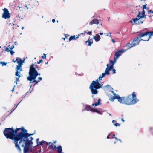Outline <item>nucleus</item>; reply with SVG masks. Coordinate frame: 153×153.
I'll return each instance as SVG.
<instances>
[{
    "label": "nucleus",
    "instance_id": "nucleus-1",
    "mask_svg": "<svg viewBox=\"0 0 153 153\" xmlns=\"http://www.w3.org/2000/svg\"><path fill=\"white\" fill-rule=\"evenodd\" d=\"M3 134L4 136L7 139H10L14 140V143L17 149L19 151H21L20 146L18 145L19 143L18 139L17 137V133L16 129L14 130L13 127L11 128H5Z\"/></svg>",
    "mask_w": 153,
    "mask_h": 153
},
{
    "label": "nucleus",
    "instance_id": "nucleus-46",
    "mask_svg": "<svg viewBox=\"0 0 153 153\" xmlns=\"http://www.w3.org/2000/svg\"><path fill=\"white\" fill-rule=\"evenodd\" d=\"M140 23H141V24H142L143 23V21H140L139 22H138V24H140Z\"/></svg>",
    "mask_w": 153,
    "mask_h": 153
},
{
    "label": "nucleus",
    "instance_id": "nucleus-34",
    "mask_svg": "<svg viewBox=\"0 0 153 153\" xmlns=\"http://www.w3.org/2000/svg\"><path fill=\"white\" fill-rule=\"evenodd\" d=\"M147 4H145L143 5L142 7L143 8V10H144V9H146V6Z\"/></svg>",
    "mask_w": 153,
    "mask_h": 153
},
{
    "label": "nucleus",
    "instance_id": "nucleus-35",
    "mask_svg": "<svg viewBox=\"0 0 153 153\" xmlns=\"http://www.w3.org/2000/svg\"><path fill=\"white\" fill-rule=\"evenodd\" d=\"M95 112H97V113H98L101 114L102 113L101 111L100 110H98L97 109H96V111Z\"/></svg>",
    "mask_w": 153,
    "mask_h": 153
},
{
    "label": "nucleus",
    "instance_id": "nucleus-56",
    "mask_svg": "<svg viewBox=\"0 0 153 153\" xmlns=\"http://www.w3.org/2000/svg\"><path fill=\"white\" fill-rule=\"evenodd\" d=\"M112 136H113L112 137V138H115L116 137H115V136L114 134H113Z\"/></svg>",
    "mask_w": 153,
    "mask_h": 153
},
{
    "label": "nucleus",
    "instance_id": "nucleus-25",
    "mask_svg": "<svg viewBox=\"0 0 153 153\" xmlns=\"http://www.w3.org/2000/svg\"><path fill=\"white\" fill-rule=\"evenodd\" d=\"M113 95L114 96V97H115V99H118L120 97L118 94H116L115 93H114Z\"/></svg>",
    "mask_w": 153,
    "mask_h": 153
},
{
    "label": "nucleus",
    "instance_id": "nucleus-9",
    "mask_svg": "<svg viewBox=\"0 0 153 153\" xmlns=\"http://www.w3.org/2000/svg\"><path fill=\"white\" fill-rule=\"evenodd\" d=\"M27 130L25 129L23 131L18 132L17 137L18 139L19 142H22V140H24L27 134Z\"/></svg>",
    "mask_w": 153,
    "mask_h": 153
},
{
    "label": "nucleus",
    "instance_id": "nucleus-13",
    "mask_svg": "<svg viewBox=\"0 0 153 153\" xmlns=\"http://www.w3.org/2000/svg\"><path fill=\"white\" fill-rule=\"evenodd\" d=\"M100 20H101V19L98 20L97 19H94L89 22V25H91L93 24H99Z\"/></svg>",
    "mask_w": 153,
    "mask_h": 153
},
{
    "label": "nucleus",
    "instance_id": "nucleus-30",
    "mask_svg": "<svg viewBox=\"0 0 153 153\" xmlns=\"http://www.w3.org/2000/svg\"><path fill=\"white\" fill-rule=\"evenodd\" d=\"M45 141H41L39 142V144H37V145H43V143H45Z\"/></svg>",
    "mask_w": 153,
    "mask_h": 153
},
{
    "label": "nucleus",
    "instance_id": "nucleus-57",
    "mask_svg": "<svg viewBox=\"0 0 153 153\" xmlns=\"http://www.w3.org/2000/svg\"><path fill=\"white\" fill-rule=\"evenodd\" d=\"M52 22L53 23H54L55 22V20L54 19H53L52 20Z\"/></svg>",
    "mask_w": 153,
    "mask_h": 153
},
{
    "label": "nucleus",
    "instance_id": "nucleus-2",
    "mask_svg": "<svg viewBox=\"0 0 153 153\" xmlns=\"http://www.w3.org/2000/svg\"><path fill=\"white\" fill-rule=\"evenodd\" d=\"M39 68L37 65L32 64L30 66L29 71L28 72L29 76L27 77V79L33 83H35V85L38 83L35 79L38 76L40 75L37 71Z\"/></svg>",
    "mask_w": 153,
    "mask_h": 153
},
{
    "label": "nucleus",
    "instance_id": "nucleus-36",
    "mask_svg": "<svg viewBox=\"0 0 153 153\" xmlns=\"http://www.w3.org/2000/svg\"><path fill=\"white\" fill-rule=\"evenodd\" d=\"M42 58L43 59H45L46 58V54L44 53L43 56H42Z\"/></svg>",
    "mask_w": 153,
    "mask_h": 153
},
{
    "label": "nucleus",
    "instance_id": "nucleus-8",
    "mask_svg": "<svg viewBox=\"0 0 153 153\" xmlns=\"http://www.w3.org/2000/svg\"><path fill=\"white\" fill-rule=\"evenodd\" d=\"M141 41H140V39H139V37L137 36L134 39L131 43H128L125 45H124V47H127V49H129L131 48L138 45L139 44L140 42Z\"/></svg>",
    "mask_w": 153,
    "mask_h": 153
},
{
    "label": "nucleus",
    "instance_id": "nucleus-15",
    "mask_svg": "<svg viewBox=\"0 0 153 153\" xmlns=\"http://www.w3.org/2000/svg\"><path fill=\"white\" fill-rule=\"evenodd\" d=\"M56 149H57V152L58 153H63L62 152V149L61 146H59L57 147H56Z\"/></svg>",
    "mask_w": 153,
    "mask_h": 153
},
{
    "label": "nucleus",
    "instance_id": "nucleus-45",
    "mask_svg": "<svg viewBox=\"0 0 153 153\" xmlns=\"http://www.w3.org/2000/svg\"><path fill=\"white\" fill-rule=\"evenodd\" d=\"M51 143V142H49L48 143L47 142L45 141V144L46 145H49V144H50Z\"/></svg>",
    "mask_w": 153,
    "mask_h": 153
},
{
    "label": "nucleus",
    "instance_id": "nucleus-39",
    "mask_svg": "<svg viewBox=\"0 0 153 153\" xmlns=\"http://www.w3.org/2000/svg\"><path fill=\"white\" fill-rule=\"evenodd\" d=\"M42 79L41 77H39L38 78V79L39 80L38 81H37V82H38L42 80Z\"/></svg>",
    "mask_w": 153,
    "mask_h": 153
},
{
    "label": "nucleus",
    "instance_id": "nucleus-27",
    "mask_svg": "<svg viewBox=\"0 0 153 153\" xmlns=\"http://www.w3.org/2000/svg\"><path fill=\"white\" fill-rule=\"evenodd\" d=\"M24 149H23V152L24 153H28V152L29 150V149H26V148L23 147Z\"/></svg>",
    "mask_w": 153,
    "mask_h": 153
},
{
    "label": "nucleus",
    "instance_id": "nucleus-48",
    "mask_svg": "<svg viewBox=\"0 0 153 153\" xmlns=\"http://www.w3.org/2000/svg\"><path fill=\"white\" fill-rule=\"evenodd\" d=\"M112 123L114 125H115V124L116 123V121L115 120H113L112 121Z\"/></svg>",
    "mask_w": 153,
    "mask_h": 153
},
{
    "label": "nucleus",
    "instance_id": "nucleus-21",
    "mask_svg": "<svg viewBox=\"0 0 153 153\" xmlns=\"http://www.w3.org/2000/svg\"><path fill=\"white\" fill-rule=\"evenodd\" d=\"M25 129V128L24 127L22 126L21 128H17L16 129V132L17 133H18V131L19 130H21V131H22L23 130Z\"/></svg>",
    "mask_w": 153,
    "mask_h": 153
},
{
    "label": "nucleus",
    "instance_id": "nucleus-61",
    "mask_svg": "<svg viewBox=\"0 0 153 153\" xmlns=\"http://www.w3.org/2000/svg\"><path fill=\"white\" fill-rule=\"evenodd\" d=\"M115 139L117 140V141H118V140L119 139H118L116 137L115 138Z\"/></svg>",
    "mask_w": 153,
    "mask_h": 153
},
{
    "label": "nucleus",
    "instance_id": "nucleus-7",
    "mask_svg": "<svg viewBox=\"0 0 153 153\" xmlns=\"http://www.w3.org/2000/svg\"><path fill=\"white\" fill-rule=\"evenodd\" d=\"M30 140L27 139V140L24 139L22 140V142L20 143H19L18 145L19 146H21L22 147L26 148V149H29V147L30 145L33 144L32 140H33V138L32 137H30Z\"/></svg>",
    "mask_w": 153,
    "mask_h": 153
},
{
    "label": "nucleus",
    "instance_id": "nucleus-5",
    "mask_svg": "<svg viewBox=\"0 0 153 153\" xmlns=\"http://www.w3.org/2000/svg\"><path fill=\"white\" fill-rule=\"evenodd\" d=\"M101 88V84L98 82V79L96 80L93 81L91 84L89 89L91 91L92 94H96L98 93L97 89Z\"/></svg>",
    "mask_w": 153,
    "mask_h": 153
},
{
    "label": "nucleus",
    "instance_id": "nucleus-64",
    "mask_svg": "<svg viewBox=\"0 0 153 153\" xmlns=\"http://www.w3.org/2000/svg\"><path fill=\"white\" fill-rule=\"evenodd\" d=\"M25 7H26L27 9H28V8L27 7V6L26 5L25 6Z\"/></svg>",
    "mask_w": 153,
    "mask_h": 153
},
{
    "label": "nucleus",
    "instance_id": "nucleus-19",
    "mask_svg": "<svg viewBox=\"0 0 153 153\" xmlns=\"http://www.w3.org/2000/svg\"><path fill=\"white\" fill-rule=\"evenodd\" d=\"M90 39H88V40L86 41L85 42V43L86 44V45L88 46H91V44L93 43L92 42H91L89 41Z\"/></svg>",
    "mask_w": 153,
    "mask_h": 153
},
{
    "label": "nucleus",
    "instance_id": "nucleus-51",
    "mask_svg": "<svg viewBox=\"0 0 153 153\" xmlns=\"http://www.w3.org/2000/svg\"><path fill=\"white\" fill-rule=\"evenodd\" d=\"M14 46H12V47H11L10 48L9 47V48L11 49V50H12L14 48Z\"/></svg>",
    "mask_w": 153,
    "mask_h": 153
},
{
    "label": "nucleus",
    "instance_id": "nucleus-3",
    "mask_svg": "<svg viewBox=\"0 0 153 153\" xmlns=\"http://www.w3.org/2000/svg\"><path fill=\"white\" fill-rule=\"evenodd\" d=\"M137 36L139 37L140 41H148L153 36L152 31H140L137 33Z\"/></svg>",
    "mask_w": 153,
    "mask_h": 153
},
{
    "label": "nucleus",
    "instance_id": "nucleus-11",
    "mask_svg": "<svg viewBox=\"0 0 153 153\" xmlns=\"http://www.w3.org/2000/svg\"><path fill=\"white\" fill-rule=\"evenodd\" d=\"M3 10L4 12L2 15V17L5 19L9 18L10 16L8 9L4 8L3 9Z\"/></svg>",
    "mask_w": 153,
    "mask_h": 153
},
{
    "label": "nucleus",
    "instance_id": "nucleus-24",
    "mask_svg": "<svg viewBox=\"0 0 153 153\" xmlns=\"http://www.w3.org/2000/svg\"><path fill=\"white\" fill-rule=\"evenodd\" d=\"M116 62V60H114L113 61L112 60H110V65H114V64Z\"/></svg>",
    "mask_w": 153,
    "mask_h": 153
},
{
    "label": "nucleus",
    "instance_id": "nucleus-54",
    "mask_svg": "<svg viewBox=\"0 0 153 153\" xmlns=\"http://www.w3.org/2000/svg\"><path fill=\"white\" fill-rule=\"evenodd\" d=\"M86 33V31H85L84 32V33H80L79 35H80L81 34H83V35H85V33Z\"/></svg>",
    "mask_w": 153,
    "mask_h": 153
},
{
    "label": "nucleus",
    "instance_id": "nucleus-62",
    "mask_svg": "<svg viewBox=\"0 0 153 153\" xmlns=\"http://www.w3.org/2000/svg\"><path fill=\"white\" fill-rule=\"evenodd\" d=\"M107 139H109L110 138L109 137V135L107 137Z\"/></svg>",
    "mask_w": 153,
    "mask_h": 153
},
{
    "label": "nucleus",
    "instance_id": "nucleus-6",
    "mask_svg": "<svg viewBox=\"0 0 153 153\" xmlns=\"http://www.w3.org/2000/svg\"><path fill=\"white\" fill-rule=\"evenodd\" d=\"M17 60V62L18 63V65L16 66L15 68L16 72L15 73V75L16 76H18V77H20L21 76L19 75V74L20 72L22 71V65L24 62V60H22L20 58H17L16 60Z\"/></svg>",
    "mask_w": 153,
    "mask_h": 153
},
{
    "label": "nucleus",
    "instance_id": "nucleus-44",
    "mask_svg": "<svg viewBox=\"0 0 153 153\" xmlns=\"http://www.w3.org/2000/svg\"><path fill=\"white\" fill-rule=\"evenodd\" d=\"M115 126H120V125L119 123H116L115 124Z\"/></svg>",
    "mask_w": 153,
    "mask_h": 153
},
{
    "label": "nucleus",
    "instance_id": "nucleus-20",
    "mask_svg": "<svg viewBox=\"0 0 153 153\" xmlns=\"http://www.w3.org/2000/svg\"><path fill=\"white\" fill-rule=\"evenodd\" d=\"M49 147L51 148L52 150H54L56 149V147L53 143H52L50 146Z\"/></svg>",
    "mask_w": 153,
    "mask_h": 153
},
{
    "label": "nucleus",
    "instance_id": "nucleus-43",
    "mask_svg": "<svg viewBox=\"0 0 153 153\" xmlns=\"http://www.w3.org/2000/svg\"><path fill=\"white\" fill-rule=\"evenodd\" d=\"M105 73H103L102 74V76H101L103 78V77L105 76Z\"/></svg>",
    "mask_w": 153,
    "mask_h": 153
},
{
    "label": "nucleus",
    "instance_id": "nucleus-28",
    "mask_svg": "<svg viewBox=\"0 0 153 153\" xmlns=\"http://www.w3.org/2000/svg\"><path fill=\"white\" fill-rule=\"evenodd\" d=\"M0 64H1L2 66H3L4 65H6L7 64V63H5L4 62L1 61L0 62Z\"/></svg>",
    "mask_w": 153,
    "mask_h": 153
},
{
    "label": "nucleus",
    "instance_id": "nucleus-42",
    "mask_svg": "<svg viewBox=\"0 0 153 153\" xmlns=\"http://www.w3.org/2000/svg\"><path fill=\"white\" fill-rule=\"evenodd\" d=\"M91 31H89L87 33H87V34H88V35H91L92 34L91 33H92V32H91Z\"/></svg>",
    "mask_w": 153,
    "mask_h": 153
},
{
    "label": "nucleus",
    "instance_id": "nucleus-40",
    "mask_svg": "<svg viewBox=\"0 0 153 153\" xmlns=\"http://www.w3.org/2000/svg\"><path fill=\"white\" fill-rule=\"evenodd\" d=\"M43 62V60L42 59H40L39 60V61H38L37 62V64H40V63H42Z\"/></svg>",
    "mask_w": 153,
    "mask_h": 153
},
{
    "label": "nucleus",
    "instance_id": "nucleus-4",
    "mask_svg": "<svg viewBox=\"0 0 153 153\" xmlns=\"http://www.w3.org/2000/svg\"><path fill=\"white\" fill-rule=\"evenodd\" d=\"M132 97L131 95L127 97H124V104L128 105H134L139 101L137 99L136 95L135 94V92H133L132 93Z\"/></svg>",
    "mask_w": 153,
    "mask_h": 153
},
{
    "label": "nucleus",
    "instance_id": "nucleus-49",
    "mask_svg": "<svg viewBox=\"0 0 153 153\" xmlns=\"http://www.w3.org/2000/svg\"><path fill=\"white\" fill-rule=\"evenodd\" d=\"M12 62H13L14 63L18 62H17V60H15L14 59H13L12 60Z\"/></svg>",
    "mask_w": 153,
    "mask_h": 153
},
{
    "label": "nucleus",
    "instance_id": "nucleus-14",
    "mask_svg": "<svg viewBox=\"0 0 153 153\" xmlns=\"http://www.w3.org/2000/svg\"><path fill=\"white\" fill-rule=\"evenodd\" d=\"M94 39L96 41L98 42L100 40V37L99 34H97L94 37Z\"/></svg>",
    "mask_w": 153,
    "mask_h": 153
},
{
    "label": "nucleus",
    "instance_id": "nucleus-60",
    "mask_svg": "<svg viewBox=\"0 0 153 153\" xmlns=\"http://www.w3.org/2000/svg\"><path fill=\"white\" fill-rule=\"evenodd\" d=\"M103 34V33H100V35H102Z\"/></svg>",
    "mask_w": 153,
    "mask_h": 153
},
{
    "label": "nucleus",
    "instance_id": "nucleus-53",
    "mask_svg": "<svg viewBox=\"0 0 153 153\" xmlns=\"http://www.w3.org/2000/svg\"><path fill=\"white\" fill-rule=\"evenodd\" d=\"M77 36H76L75 37V39H77L79 38V36H80V35L78 34V35H76Z\"/></svg>",
    "mask_w": 153,
    "mask_h": 153
},
{
    "label": "nucleus",
    "instance_id": "nucleus-16",
    "mask_svg": "<svg viewBox=\"0 0 153 153\" xmlns=\"http://www.w3.org/2000/svg\"><path fill=\"white\" fill-rule=\"evenodd\" d=\"M118 101L121 103L124 104V97H120L117 99Z\"/></svg>",
    "mask_w": 153,
    "mask_h": 153
},
{
    "label": "nucleus",
    "instance_id": "nucleus-29",
    "mask_svg": "<svg viewBox=\"0 0 153 153\" xmlns=\"http://www.w3.org/2000/svg\"><path fill=\"white\" fill-rule=\"evenodd\" d=\"M113 67H114V65H110V66H109L108 65V68L109 69V70H111V69H113Z\"/></svg>",
    "mask_w": 153,
    "mask_h": 153
},
{
    "label": "nucleus",
    "instance_id": "nucleus-38",
    "mask_svg": "<svg viewBox=\"0 0 153 153\" xmlns=\"http://www.w3.org/2000/svg\"><path fill=\"white\" fill-rule=\"evenodd\" d=\"M10 53L11 55H13L15 53V52H14L12 50H10Z\"/></svg>",
    "mask_w": 153,
    "mask_h": 153
},
{
    "label": "nucleus",
    "instance_id": "nucleus-63",
    "mask_svg": "<svg viewBox=\"0 0 153 153\" xmlns=\"http://www.w3.org/2000/svg\"><path fill=\"white\" fill-rule=\"evenodd\" d=\"M118 141H119L121 142H122L121 140L120 139H119Z\"/></svg>",
    "mask_w": 153,
    "mask_h": 153
},
{
    "label": "nucleus",
    "instance_id": "nucleus-59",
    "mask_svg": "<svg viewBox=\"0 0 153 153\" xmlns=\"http://www.w3.org/2000/svg\"><path fill=\"white\" fill-rule=\"evenodd\" d=\"M121 120L122 121H123V122H124L125 120H124L123 118H122L121 119Z\"/></svg>",
    "mask_w": 153,
    "mask_h": 153
},
{
    "label": "nucleus",
    "instance_id": "nucleus-17",
    "mask_svg": "<svg viewBox=\"0 0 153 153\" xmlns=\"http://www.w3.org/2000/svg\"><path fill=\"white\" fill-rule=\"evenodd\" d=\"M100 101H101V99L99 98L98 99L97 101V102L95 103L94 104V103H93L92 104V105L93 106H97L98 105H99L100 104Z\"/></svg>",
    "mask_w": 153,
    "mask_h": 153
},
{
    "label": "nucleus",
    "instance_id": "nucleus-33",
    "mask_svg": "<svg viewBox=\"0 0 153 153\" xmlns=\"http://www.w3.org/2000/svg\"><path fill=\"white\" fill-rule=\"evenodd\" d=\"M4 51H6L7 52H9L10 51V50L9 49V48L6 47V48L5 49Z\"/></svg>",
    "mask_w": 153,
    "mask_h": 153
},
{
    "label": "nucleus",
    "instance_id": "nucleus-26",
    "mask_svg": "<svg viewBox=\"0 0 153 153\" xmlns=\"http://www.w3.org/2000/svg\"><path fill=\"white\" fill-rule=\"evenodd\" d=\"M91 107L89 105H87L85 109L87 111H91Z\"/></svg>",
    "mask_w": 153,
    "mask_h": 153
},
{
    "label": "nucleus",
    "instance_id": "nucleus-31",
    "mask_svg": "<svg viewBox=\"0 0 153 153\" xmlns=\"http://www.w3.org/2000/svg\"><path fill=\"white\" fill-rule=\"evenodd\" d=\"M114 97H114V96H113L110 97L109 99V100L111 101H113L115 99V98Z\"/></svg>",
    "mask_w": 153,
    "mask_h": 153
},
{
    "label": "nucleus",
    "instance_id": "nucleus-58",
    "mask_svg": "<svg viewBox=\"0 0 153 153\" xmlns=\"http://www.w3.org/2000/svg\"><path fill=\"white\" fill-rule=\"evenodd\" d=\"M39 138H37L36 139V143H37V144H38V141H39Z\"/></svg>",
    "mask_w": 153,
    "mask_h": 153
},
{
    "label": "nucleus",
    "instance_id": "nucleus-23",
    "mask_svg": "<svg viewBox=\"0 0 153 153\" xmlns=\"http://www.w3.org/2000/svg\"><path fill=\"white\" fill-rule=\"evenodd\" d=\"M71 36L69 39V41H71L75 39V37L76 36Z\"/></svg>",
    "mask_w": 153,
    "mask_h": 153
},
{
    "label": "nucleus",
    "instance_id": "nucleus-12",
    "mask_svg": "<svg viewBox=\"0 0 153 153\" xmlns=\"http://www.w3.org/2000/svg\"><path fill=\"white\" fill-rule=\"evenodd\" d=\"M123 51L122 50H120L115 53L114 57V59L115 60H116V59L121 55V53L123 52Z\"/></svg>",
    "mask_w": 153,
    "mask_h": 153
},
{
    "label": "nucleus",
    "instance_id": "nucleus-37",
    "mask_svg": "<svg viewBox=\"0 0 153 153\" xmlns=\"http://www.w3.org/2000/svg\"><path fill=\"white\" fill-rule=\"evenodd\" d=\"M148 12L151 13L152 16H153V11L152 10H149L148 11Z\"/></svg>",
    "mask_w": 153,
    "mask_h": 153
},
{
    "label": "nucleus",
    "instance_id": "nucleus-10",
    "mask_svg": "<svg viewBox=\"0 0 153 153\" xmlns=\"http://www.w3.org/2000/svg\"><path fill=\"white\" fill-rule=\"evenodd\" d=\"M142 18H145V19L146 18V16L145 15V11L144 10H143L141 15L140 12L138 11V14L137 16V17L135 18H133L132 19L134 23L135 24H137V21L139 20L140 19Z\"/></svg>",
    "mask_w": 153,
    "mask_h": 153
},
{
    "label": "nucleus",
    "instance_id": "nucleus-52",
    "mask_svg": "<svg viewBox=\"0 0 153 153\" xmlns=\"http://www.w3.org/2000/svg\"><path fill=\"white\" fill-rule=\"evenodd\" d=\"M102 77L101 76H100L99 77V78L98 79V81L99 80H102Z\"/></svg>",
    "mask_w": 153,
    "mask_h": 153
},
{
    "label": "nucleus",
    "instance_id": "nucleus-18",
    "mask_svg": "<svg viewBox=\"0 0 153 153\" xmlns=\"http://www.w3.org/2000/svg\"><path fill=\"white\" fill-rule=\"evenodd\" d=\"M107 67L106 68L105 73L106 74L109 75H110V73L109 72V71L110 70H109V69L108 68V64H107Z\"/></svg>",
    "mask_w": 153,
    "mask_h": 153
},
{
    "label": "nucleus",
    "instance_id": "nucleus-32",
    "mask_svg": "<svg viewBox=\"0 0 153 153\" xmlns=\"http://www.w3.org/2000/svg\"><path fill=\"white\" fill-rule=\"evenodd\" d=\"M18 77V76H17ZM20 77H18V78H16V81L15 82L16 83V84H17V82H19V78Z\"/></svg>",
    "mask_w": 153,
    "mask_h": 153
},
{
    "label": "nucleus",
    "instance_id": "nucleus-50",
    "mask_svg": "<svg viewBox=\"0 0 153 153\" xmlns=\"http://www.w3.org/2000/svg\"><path fill=\"white\" fill-rule=\"evenodd\" d=\"M111 42L113 43H115V41L114 40V39H111Z\"/></svg>",
    "mask_w": 153,
    "mask_h": 153
},
{
    "label": "nucleus",
    "instance_id": "nucleus-55",
    "mask_svg": "<svg viewBox=\"0 0 153 153\" xmlns=\"http://www.w3.org/2000/svg\"><path fill=\"white\" fill-rule=\"evenodd\" d=\"M15 86H14V87L12 89L11 91L13 92L14 91V88Z\"/></svg>",
    "mask_w": 153,
    "mask_h": 153
},
{
    "label": "nucleus",
    "instance_id": "nucleus-47",
    "mask_svg": "<svg viewBox=\"0 0 153 153\" xmlns=\"http://www.w3.org/2000/svg\"><path fill=\"white\" fill-rule=\"evenodd\" d=\"M112 70L113 74H115L116 73V70L114 69H113Z\"/></svg>",
    "mask_w": 153,
    "mask_h": 153
},
{
    "label": "nucleus",
    "instance_id": "nucleus-22",
    "mask_svg": "<svg viewBox=\"0 0 153 153\" xmlns=\"http://www.w3.org/2000/svg\"><path fill=\"white\" fill-rule=\"evenodd\" d=\"M34 134V133H32V134H31V133H27V135H26V137H25V138L24 139H25V140H27V139H29L28 138V137L32 136V135H33V134Z\"/></svg>",
    "mask_w": 153,
    "mask_h": 153
},
{
    "label": "nucleus",
    "instance_id": "nucleus-41",
    "mask_svg": "<svg viewBox=\"0 0 153 153\" xmlns=\"http://www.w3.org/2000/svg\"><path fill=\"white\" fill-rule=\"evenodd\" d=\"M91 111L92 112H95L96 109H95L94 108H91Z\"/></svg>",
    "mask_w": 153,
    "mask_h": 153
}]
</instances>
